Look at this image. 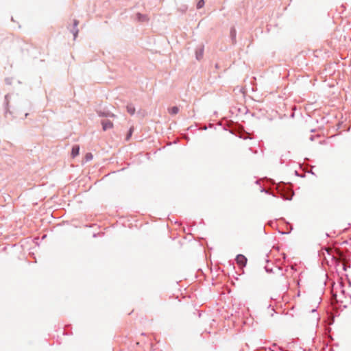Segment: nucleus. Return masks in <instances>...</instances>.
<instances>
[{"label": "nucleus", "mask_w": 351, "mask_h": 351, "mask_svg": "<svg viewBox=\"0 0 351 351\" xmlns=\"http://www.w3.org/2000/svg\"><path fill=\"white\" fill-rule=\"evenodd\" d=\"M277 194H271L274 197H280L283 199L291 200L294 193L290 186L282 182L279 183L276 186Z\"/></svg>", "instance_id": "nucleus-1"}, {"label": "nucleus", "mask_w": 351, "mask_h": 351, "mask_svg": "<svg viewBox=\"0 0 351 351\" xmlns=\"http://www.w3.org/2000/svg\"><path fill=\"white\" fill-rule=\"evenodd\" d=\"M9 94H7L4 97L5 117L8 118V115H10L12 118H14L15 116L13 115V112L9 109Z\"/></svg>", "instance_id": "nucleus-2"}, {"label": "nucleus", "mask_w": 351, "mask_h": 351, "mask_svg": "<svg viewBox=\"0 0 351 351\" xmlns=\"http://www.w3.org/2000/svg\"><path fill=\"white\" fill-rule=\"evenodd\" d=\"M235 261L239 267H243L246 266L247 259L243 254H239L236 256Z\"/></svg>", "instance_id": "nucleus-3"}, {"label": "nucleus", "mask_w": 351, "mask_h": 351, "mask_svg": "<svg viewBox=\"0 0 351 351\" xmlns=\"http://www.w3.org/2000/svg\"><path fill=\"white\" fill-rule=\"evenodd\" d=\"M97 114L99 117H106V118H115L116 115L112 112L108 110H97Z\"/></svg>", "instance_id": "nucleus-4"}, {"label": "nucleus", "mask_w": 351, "mask_h": 351, "mask_svg": "<svg viewBox=\"0 0 351 351\" xmlns=\"http://www.w3.org/2000/svg\"><path fill=\"white\" fill-rule=\"evenodd\" d=\"M101 124L102 125V130L104 131H106L113 128V123L108 119H102L101 121Z\"/></svg>", "instance_id": "nucleus-5"}, {"label": "nucleus", "mask_w": 351, "mask_h": 351, "mask_svg": "<svg viewBox=\"0 0 351 351\" xmlns=\"http://www.w3.org/2000/svg\"><path fill=\"white\" fill-rule=\"evenodd\" d=\"M79 24V21L77 19L73 20V23L72 27L70 29V32L73 35V39L75 40L79 32V29H77V25Z\"/></svg>", "instance_id": "nucleus-6"}, {"label": "nucleus", "mask_w": 351, "mask_h": 351, "mask_svg": "<svg viewBox=\"0 0 351 351\" xmlns=\"http://www.w3.org/2000/svg\"><path fill=\"white\" fill-rule=\"evenodd\" d=\"M204 47L203 45H199L195 49V58L197 60H200L203 58Z\"/></svg>", "instance_id": "nucleus-7"}, {"label": "nucleus", "mask_w": 351, "mask_h": 351, "mask_svg": "<svg viewBox=\"0 0 351 351\" xmlns=\"http://www.w3.org/2000/svg\"><path fill=\"white\" fill-rule=\"evenodd\" d=\"M80 154V146L77 145H73L71 149V157L75 158L77 156H78Z\"/></svg>", "instance_id": "nucleus-8"}, {"label": "nucleus", "mask_w": 351, "mask_h": 351, "mask_svg": "<svg viewBox=\"0 0 351 351\" xmlns=\"http://www.w3.org/2000/svg\"><path fill=\"white\" fill-rule=\"evenodd\" d=\"M230 39L233 44L236 43L237 31L234 27H232L230 31Z\"/></svg>", "instance_id": "nucleus-9"}, {"label": "nucleus", "mask_w": 351, "mask_h": 351, "mask_svg": "<svg viewBox=\"0 0 351 351\" xmlns=\"http://www.w3.org/2000/svg\"><path fill=\"white\" fill-rule=\"evenodd\" d=\"M179 112V108L178 106H172L171 108H169V112L171 114V115H175L176 114H178Z\"/></svg>", "instance_id": "nucleus-10"}, {"label": "nucleus", "mask_w": 351, "mask_h": 351, "mask_svg": "<svg viewBox=\"0 0 351 351\" xmlns=\"http://www.w3.org/2000/svg\"><path fill=\"white\" fill-rule=\"evenodd\" d=\"M136 19L138 21H145L147 20V16L145 14L138 12L136 14Z\"/></svg>", "instance_id": "nucleus-11"}, {"label": "nucleus", "mask_w": 351, "mask_h": 351, "mask_svg": "<svg viewBox=\"0 0 351 351\" xmlns=\"http://www.w3.org/2000/svg\"><path fill=\"white\" fill-rule=\"evenodd\" d=\"M133 132H134V128L133 127L130 128V129L128 130V131L127 132L126 136H125V141H128L131 138Z\"/></svg>", "instance_id": "nucleus-12"}, {"label": "nucleus", "mask_w": 351, "mask_h": 351, "mask_svg": "<svg viewBox=\"0 0 351 351\" xmlns=\"http://www.w3.org/2000/svg\"><path fill=\"white\" fill-rule=\"evenodd\" d=\"M127 111L131 115H133L135 113V108L132 105H128L127 106Z\"/></svg>", "instance_id": "nucleus-13"}, {"label": "nucleus", "mask_w": 351, "mask_h": 351, "mask_svg": "<svg viewBox=\"0 0 351 351\" xmlns=\"http://www.w3.org/2000/svg\"><path fill=\"white\" fill-rule=\"evenodd\" d=\"M204 4H205L204 0H199L196 5L197 9L202 8L204 7Z\"/></svg>", "instance_id": "nucleus-14"}, {"label": "nucleus", "mask_w": 351, "mask_h": 351, "mask_svg": "<svg viewBox=\"0 0 351 351\" xmlns=\"http://www.w3.org/2000/svg\"><path fill=\"white\" fill-rule=\"evenodd\" d=\"M85 158H86V161H89V160H91L93 159V155L91 153L88 152V153H86V156H85Z\"/></svg>", "instance_id": "nucleus-15"}, {"label": "nucleus", "mask_w": 351, "mask_h": 351, "mask_svg": "<svg viewBox=\"0 0 351 351\" xmlns=\"http://www.w3.org/2000/svg\"><path fill=\"white\" fill-rule=\"evenodd\" d=\"M265 271L268 274L273 273V268L269 267L268 265L265 266Z\"/></svg>", "instance_id": "nucleus-16"}, {"label": "nucleus", "mask_w": 351, "mask_h": 351, "mask_svg": "<svg viewBox=\"0 0 351 351\" xmlns=\"http://www.w3.org/2000/svg\"><path fill=\"white\" fill-rule=\"evenodd\" d=\"M287 160V158H284V156H281V158H280V162L281 164H284V163H285V162H285V160Z\"/></svg>", "instance_id": "nucleus-17"}, {"label": "nucleus", "mask_w": 351, "mask_h": 351, "mask_svg": "<svg viewBox=\"0 0 351 351\" xmlns=\"http://www.w3.org/2000/svg\"><path fill=\"white\" fill-rule=\"evenodd\" d=\"M261 192H262V193H267V194H270V193H269V191H268L267 190L265 189L264 188H262V189H261Z\"/></svg>", "instance_id": "nucleus-18"}, {"label": "nucleus", "mask_w": 351, "mask_h": 351, "mask_svg": "<svg viewBox=\"0 0 351 351\" xmlns=\"http://www.w3.org/2000/svg\"><path fill=\"white\" fill-rule=\"evenodd\" d=\"M342 267H343V271H346L348 266L346 264H343Z\"/></svg>", "instance_id": "nucleus-19"}, {"label": "nucleus", "mask_w": 351, "mask_h": 351, "mask_svg": "<svg viewBox=\"0 0 351 351\" xmlns=\"http://www.w3.org/2000/svg\"><path fill=\"white\" fill-rule=\"evenodd\" d=\"M5 83H6L7 84H11V82L10 81V80H9V79H8V78H7V79H5Z\"/></svg>", "instance_id": "nucleus-20"}, {"label": "nucleus", "mask_w": 351, "mask_h": 351, "mask_svg": "<svg viewBox=\"0 0 351 351\" xmlns=\"http://www.w3.org/2000/svg\"><path fill=\"white\" fill-rule=\"evenodd\" d=\"M282 256L283 259H285H285H286V258H287L286 254H285V253H283V254H282Z\"/></svg>", "instance_id": "nucleus-21"}, {"label": "nucleus", "mask_w": 351, "mask_h": 351, "mask_svg": "<svg viewBox=\"0 0 351 351\" xmlns=\"http://www.w3.org/2000/svg\"><path fill=\"white\" fill-rule=\"evenodd\" d=\"M295 175H296V176H298L304 177L303 176H300V175H299V173H298V172L297 171H295Z\"/></svg>", "instance_id": "nucleus-22"}, {"label": "nucleus", "mask_w": 351, "mask_h": 351, "mask_svg": "<svg viewBox=\"0 0 351 351\" xmlns=\"http://www.w3.org/2000/svg\"><path fill=\"white\" fill-rule=\"evenodd\" d=\"M310 140H311V141H313V140H314V136L311 135V136H310Z\"/></svg>", "instance_id": "nucleus-23"}, {"label": "nucleus", "mask_w": 351, "mask_h": 351, "mask_svg": "<svg viewBox=\"0 0 351 351\" xmlns=\"http://www.w3.org/2000/svg\"><path fill=\"white\" fill-rule=\"evenodd\" d=\"M29 114L27 112L25 113V117H27Z\"/></svg>", "instance_id": "nucleus-24"}, {"label": "nucleus", "mask_w": 351, "mask_h": 351, "mask_svg": "<svg viewBox=\"0 0 351 351\" xmlns=\"http://www.w3.org/2000/svg\"><path fill=\"white\" fill-rule=\"evenodd\" d=\"M65 330H64V332H63V333H64V334H66V335H69V333H68V332H65Z\"/></svg>", "instance_id": "nucleus-25"}, {"label": "nucleus", "mask_w": 351, "mask_h": 351, "mask_svg": "<svg viewBox=\"0 0 351 351\" xmlns=\"http://www.w3.org/2000/svg\"><path fill=\"white\" fill-rule=\"evenodd\" d=\"M315 131V129H312V130H311V132H314Z\"/></svg>", "instance_id": "nucleus-26"}, {"label": "nucleus", "mask_w": 351, "mask_h": 351, "mask_svg": "<svg viewBox=\"0 0 351 351\" xmlns=\"http://www.w3.org/2000/svg\"><path fill=\"white\" fill-rule=\"evenodd\" d=\"M311 311L315 312V311H316V309H313Z\"/></svg>", "instance_id": "nucleus-27"}, {"label": "nucleus", "mask_w": 351, "mask_h": 351, "mask_svg": "<svg viewBox=\"0 0 351 351\" xmlns=\"http://www.w3.org/2000/svg\"><path fill=\"white\" fill-rule=\"evenodd\" d=\"M265 261H266L267 263H269V260H268V259H266V260H265Z\"/></svg>", "instance_id": "nucleus-28"}]
</instances>
